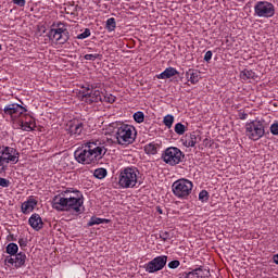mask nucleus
I'll use <instances>...</instances> for the list:
<instances>
[{"label": "nucleus", "instance_id": "36", "mask_svg": "<svg viewBox=\"0 0 278 278\" xmlns=\"http://www.w3.org/2000/svg\"><path fill=\"white\" fill-rule=\"evenodd\" d=\"M84 58H85V60L94 62V60H101L102 55L101 54H86Z\"/></svg>", "mask_w": 278, "mask_h": 278}, {"label": "nucleus", "instance_id": "10", "mask_svg": "<svg viewBox=\"0 0 278 278\" xmlns=\"http://www.w3.org/2000/svg\"><path fill=\"white\" fill-rule=\"evenodd\" d=\"M167 262H168V256L166 255L156 256L152 261L146 263L143 265V268L146 273L153 275V273H160V270H163Z\"/></svg>", "mask_w": 278, "mask_h": 278}, {"label": "nucleus", "instance_id": "41", "mask_svg": "<svg viewBox=\"0 0 278 278\" xmlns=\"http://www.w3.org/2000/svg\"><path fill=\"white\" fill-rule=\"evenodd\" d=\"M238 116H239L240 121H247V118H249V114H247L242 111H239Z\"/></svg>", "mask_w": 278, "mask_h": 278}, {"label": "nucleus", "instance_id": "43", "mask_svg": "<svg viewBox=\"0 0 278 278\" xmlns=\"http://www.w3.org/2000/svg\"><path fill=\"white\" fill-rule=\"evenodd\" d=\"M212 55L213 53L211 50L206 51V53L204 54V62H210V60H212Z\"/></svg>", "mask_w": 278, "mask_h": 278}, {"label": "nucleus", "instance_id": "38", "mask_svg": "<svg viewBox=\"0 0 278 278\" xmlns=\"http://www.w3.org/2000/svg\"><path fill=\"white\" fill-rule=\"evenodd\" d=\"M180 264L181 263L178 260L170 261L168 263V268H172V269L179 268Z\"/></svg>", "mask_w": 278, "mask_h": 278}, {"label": "nucleus", "instance_id": "33", "mask_svg": "<svg viewBox=\"0 0 278 278\" xmlns=\"http://www.w3.org/2000/svg\"><path fill=\"white\" fill-rule=\"evenodd\" d=\"M132 117L136 123H144V113L142 111L136 112Z\"/></svg>", "mask_w": 278, "mask_h": 278}, {"label": "nucleus", "instance_id": "9", "mask_svg": "<svg viewBox=\"0 0 278 278\" xmlns=\"http://www.w3.org/2000/svg\"><path fill=\"white\" fill-rule=\"evenodd\" d=\"M254 16L258 18H273L275 16V4L268 1H257L254 4Z\"/></svg>", "mask_w": 278, "mask_h": 278}, {"label": "nucleus", "instance_id": "19", "mask_svg": "<svg viewBox=\"0 0 278 278\" xmlns=\"http://www.w3.org/2000/svg\"><path fill=\"white\" fill-rule=\"evenodd\" d=\"M186 78L188 81H190V84L194 86L195 84H199L201 79V73H199L197 70H189L186 72Z\"/></svg>", "mask_w": 278, "mask_h": 278}, {"label": "nucleus", "instance_id": "31", "mask_svg": "<svg viewBox=\"0 0 278 278\" xmlns=\"http://www.w3.org/2000/svg\"><path fill=\"white\" fill-rule=\"evenodd\" d=\"M103 223H105V219L103 218L91 217L87 225L88 227H94V225H101Z\"/></svg>", "mask_w": 278, "mask_h": 278}, {"label": "nucleus", "instance_id": "44", "mask_svg": "<svg viewBox=\"0 0 278 278\" xmlns=\"http://www.w3.org/2000/svg\"><path fill=\"white\" fill-rule=\"evenodd\" d=\"M273 261H274V264H278V254L274 255Z\"/></svg>", "mask_w": 278, "mask_h": 278}, {"label": "nucleus", "instance_id": "40", "mask_svg": "<svg viewBox=\"0 0 278 278\" xmlns=\"http://www.w3.org/2000/svg\"><path fill=\"white\" fill-rule=\"evenodd\" d=\"M12 3H14V5H18V8H25V3H27L26 0H12Z\"/></svg>", "mask_w": 278, "mask_h": 278}, {"label": "nucleus", "instance_id": "8", "mask_svg": "<svg viewBox=\"0 0 278 278\" xmlns=\"http://www.w3.org/2000/svg\"><path fill=\"white\" fill-rule=\"evenodd\" d=\"M66 34V24L54 22L48 33V38H50V40H55L59 45H65V42H68V35Z\"/></svg>", "mask_w": 278, "mask_h": 278}, {"label": "nucleus", "instance_id": "2", "mask_svg": "<svg viewBox=\"0 0 278 278\" xmlns=\"http://www.w3.org/2000/svg\"><path fill=\"white\" fill-rule=\"evenodd\" d=\"M84 207V195L79 191L66 190L52 199V208L56 212H73L81 214Z\"/></svg>", "mask_w": 278, "mask_h": 278}, {"label": "nucleus", "instance_id": "30", "mask_svg": "<svg viewBox=\"0 0 278 278\" xmlns=\"http://www.w3.org/2000/svg\"><path fill=\"white\" fill-rule=\"evenodd\" d=\"M163 123H164L165 127L170 129V127H173V123H175V117L173 115H166L163 118Z\"/></svg>", "mask_w": 278, "mask_h": 278}, {"label": "nucleus", "instance_id": "28", "mask_svg": "<svg viewBox=\"0 0 278 278\" xmlns=\"http://www.w3.org/2000/svg\"><path fill=\"white\" fill-rule=\"evenodd\" d=\"M201 270H203L201 267L195 268L189 273H185L182 275L184 278H199V273H201Z\"/></svg>", "mask_w": 278, "mask_h": 278}, {"label": "nucleus", "instance_id": "11", "mask_svg": "<svg viewBox=\"0 0 278 278\" xmlns=\"http://www.w3.org/2000/svg\"><path fill=\"white\" fill-rule=\"evenodd\" d=\"M0 157L4 162V164L9 165L11 164H18V151L14 148L10 147H1L0 148Z\"/></svg>", "mask_w": 278, "mask_h": 278}, {"label": "nucleus", "instance_id": "37", "mask_svg": "<svg viewBox=\"0 0 278 278\" xmlns=\"http://www.w3.org/2000/svg\"><path fill=\"white\" fill-rule=\"evenodd\" d=\"M269 129L273 136H278V122H275L274 124H271Z\"/></svg>", "mask_w": 278, "mask_h": 278}, {"label": "nucleus", "instance_id": "26", "mask_svg": "<svg viewBox=\"0 0 278 278\" xmlns=\"http://www.w3.org/2000/svg\"><path fill=\"white\" fill-rule=\"evenodd\" d=\"M116 101V97L112 93H108V91H104L102 93V103H114Z\"/></svg>", "mask_w": 278, "mask_h": 278}, {"label": "nucleus", "instance_id": "12", "mask_svg": "<svg viewBox=\"0 0 278 278\" xmlns=\"http://www.w3.org/2000/svg\"><path fill=\"white\" fill-rule=\"evenodd\" d=\"M25 112H27V109L18 103L7 104L3 108V113L5 114V116H10L11 118H13V121H15L16 118H21V116H23Z\"/></svg>", "mask_w": 278, "mask_h": 278}, {"label": "nucleus", "instance_id": "14", "mask_svg": "<svg viewBox=\"0 0 278 278\" xmlns=\"http://www.w3.org/2000/svg\"><path fill=\"white\" fill-rule=\"evenodd\" d=\"M5 264H12L15 268H23L25 262H27V255L25 252H20L15 254V257L7 256L4 260Z\"/></svg>", "mask_w": 278, "mask_h": 278}, {"label": "nucleus", "instance_id": "21", "mask_svg": "<svg viewBox=\"0 0 278 278\" xmlns=\"http://www.w3.org/2000/svg\"><path fill=\"white\" fill-rule=\"evenodd\" d=\"M143 149L147 155H157V151H160V144L152 141L146 144Z\"/></svg>", "mask_w": 278, "mask_h": 278}, {"label": "nucleus", "instance_id": "46", "mask_svg": "<svg viewBox=\"0 0 278 278\" xmlns=\"http://www.w3.org/2000/svg\"><path fill=\"white\" fill-rule=\"evenodd\" d=\"M1 49H2V47H1V45H0V51H1Z\"/></svg>", "mask_w": 278, "mask_h": 278}, {"label": "nucleus", "instance_id": "27", "mask_svg": "<svg viewBox=\"0 0 278 278\" xmlns=\"http://www.w3.org/2000/svg\"><path fill=\"white\" fill-rule=\"evenodd\" d=\"M7 253L9 255H17L18 254V245L16 243H9L7 245Z\"/></svg>", "mask_w": 278, "mask_h": 278}, {"label": "nucleus", "instance_id": "23", "mask_svg": "<svg viewBox=\"0 0 278 278\" xmlns=\"http://www.w3.org/2000/svg\"><path fill=\"white\" fill-rule=\"evenodd\" d=\"M21 129L23 131H34L36 129V119L30 118L28 122H22Z\"/></svg>", "mask_w": 278, "mask_h": 278}, {"label": "nucleus", "instance_id": "45", "mask_svg": "<svg viewBox=\"0 0 278 278\" xmlns=\"http://www.w3.org/2000/svg\"><path fill=\"white\" fill-rule=\"evenodd\" d=\"M156 212H157L159 214H163L162 207L157 206V207H156Z\"/></svg>", "mask_w": 278, "mask_h": 278}, {"label": "nucleus", "instance_id": "34", "mask_svg": "<svg viewBox=\"0 0 278 278\" xmlns=\"http://www.w3.org/2000/svg\"><path fill=\"white\" fill-rule=\"evenodd\" d=\"M90 30H89V28H86L85 30H84V33H81V34H79V35H77V40H86V38H90Z\"/></svg>", "mask_w": 278, "mask_h": 278}, {"label": "nucleus", "instance_id": "5", "mask_svg": "<svg viewBox=\"0 0 278 278\" xmlns=\"http://www.w3.org/2000/svg\"><path fill=\"white\" fill-rule=\"evenodd\" d=\"M194 188V184L186 178H180L173 182L172 191L176 199H181L182 201H187L190 194H192V189Z\"/></svg>", "mask_w": 278, "mask_h": 278}, {"label": "nucleus", "instance_id": "16", "mask_svg": "<svg viewBox=\"0 0 278 278\" xmlns=\"http://www.w3.org/2000/svg\"><path fill=\"white\" fill-rule=\"evenodd\" d=\"M67 131L72 136H81V132L84 131V122L79 119H74L70 122V124L67 125Z\"/></svg>", "mask_w": 278, "mask_h": 278}, {"label": "nucleus", "instance_id": "32", "mask_svg": "<svg viewBox=\"0 0 278 278\" xmlns=\"http://www.w3.org/2000/svg\"><path fill=\"white\" fill-rule=\"evenodd\" d=\"M199 201H201V203H207V201H210V193L207 190L200 191Z\"/></svg>", "mask_w": 278, "mask_h": 278}, {"label": "nucleus", "instance_id": "13", "mask_svg": "<svg viewBox=\"0 0 278 278\" xmlns=\"http://www.w3.org/2000/svg\"><path fill=\"white\" fill-rule=\"evenodd\" d=\"M81 101H84V103H88L89 105H91V103H99V101L103 103V91L93 89L89 93H84Z\"/></svg>", "mask_w": 278, "mask_h": 278}, {"label": "nucleus", "instance_id": "29", "mask_svg": "<svg viewBox=\"0 0 278 278\" xmlns=\"http://www.w3.org/2000/svg\"><path fill=\"white\" fill-rule=\"evenodd\" d=\"M174 131L175 134H177L178 136H184L186 134V125L181 124V123H177L174 127Z\"/></svg>", "mask_w": 278, "mask_h": 278}, {"label": "nucleus", "instance_id": "18", "mask_svg": "<svg viewBox=\"0 0 278 278\" xmlns=\"http://www.w3.org/2000/svg\"><path fill=\"white\" fill-rule=\"evenodd\" d=\"M36 205H38V201L34 199V197H30L27 201L22 203V213L23 214H30V212H34Z\"/></svg>", "mask_w": 278, "mask_h": 278}, {"label": "nucleus", "instance_id": "6", "mask_svg": "<svg viewBox=\"0 0 278 278\" xmlns=\"http://www.w3.org/2000/svg\"><path fill=\"white\" fill-rule=\"evenodd\" d=\"M266 134V126L264 125V121L254 119L245 124V136L249 140H253L254 142L264 138Z\"/></svg>", "mask_w": 278, "mask_h": 278}, {"label": "nucleus", "instance_id": "42", "mask_svg": "<svg viewBox=\"0 0 278 278\" xmlns=\"http://www.w3.org/2000/svg\"><path fill=\"white\" fill-rule=\"evenodd\" d=\"M18 244H20L21 249H25V247H27V239H25V238L18 239Z\"/></svg>", "mask_w": 278, "mask_h": 278}, {"label": "nucleus", "instance_id": "47", "mask_svg": "<svg viewBox=\"0 0 278 278\" xmlns=\"http://www.w3.org/2000/svg\"><path fill=\"white\" fill-rule=\"evenodd\" d=\"M194 2L199 1V0H193Z\"/></svg>", "mask_w": 278, "mask_h": 278}, {"label": "nucleus", "instance_id": "24", "mask_svg": "<svg viewBox=\"0 0 278 278\" xmlns=\"http://www.w3.org/2000/svg\"><path fill=\"white\" fill-rule=\"evenodd\" d=\"M93 177L96 179H105L108 177V169L103 167L94 169Z\"/></svg>", "mask_w": 278, "mask_h": 278}, {"label": "nucleus", "instance_id": "20", "mask_svg": "<svg viewBox=\"0 0 278 278\" xmlns=\"http://www.w3.org/2000/svg\"><path fill=\"white\" fill-rule=\"evenodd\" d=\"M175 75H179V72L175 67H167L164 72L159 74L157 79H170V77H175Z\"/></svg>", "mask_w": 278, "mask_h": 278}, {"label": "nucleus", "instance_id": "39", "mask_svg": "<svg viewBox=\"0 0 278 278\" xmlns=\"http://www.w3.org/2000/svg\"><path fill=\"white\" fill-rule=\"evenodd\" d=\"M0 186L1 188H10V180L0 177Z\"/></svg>", "mask_w": 278, "mask_h": 278}, {"label": "nucleus", "instance_id": "25", "mask_svg": "<svg viewBox=\"0 0 278 278\" xmlns=\"http://www.w3.org/2000/svg\"><path fill=\"white\" fill-rule=\"evenodd\" d=\"M105 29L109 33L114 31L116 29V18L111 17V18L106 20Z\"/></svg>", "mask_w": 278, "mask_h": 278}, {"label": "nucleus", "instance_id": "1", "mask_svg": "<svg viewBox=\"0 0 278 278\" xmlns=\"http://www.w3.org/2000/svg\"><path fill=\"white\" fill-rule=\"evenodd\" d=\"M105 153H108V148L101 141H87L75 150L74 157L78 164L88 166L101 162Z\"/></svg>", "mask_w": 278, "mask_h": 278}, {"label": "nucleus", "instance_id": "3", "mask_svg": "<svg viewBox=\"0 0 278 278\" xmlns=\"http://www.w3.org/2000/svg\"><path fill=\"white\" fill-rule=\"evenodd\" d=\"M117 186L123 190L136 188L140 179V169L136 166L123 167L118 172Z\"/></svg>", "mask_w": 278, "mask_h": 278}, {"label": "nucleus", "instance_id": "4", "mask_svg": "<svg viewBox=\"0 0 278 278\" xmlns=\"http://www.w3.org/2000/svg\"><path fill=\"white\" fill-rule=\"evenodd\" d=\"M136 127L128 124H122L116 128L114 138L116 139L117 144L122 147H127L129 144H134L136 142Z\"/></svg>", "mask_w": 278, "mask_h": 278}, {"label": "nucleus", "instance_id": "22", "mask_svg": "<svg viewBox=\"0 0 278 278\" xmlns=\"http://www.w3.org/2000/svg\"><path fill=\"white\" fill-rule=\"evenodd\" d=\"M240 79L243 81H251V79H256L257 75H255V72L253 70H243L240 72L239 75Z\"/></svg>", "mask_w": 278, "mask_h": 278}, {"label": "nucleus", "instance_id": "17", "mask_svg": "<svg viewBox=\"0 0 278 278\" xmlns=\"http://www.w3.org/2000/svg\"><path fill=\"white\" fill-rule=\"evenodd\" d=\"M28 225L34 229L35 231H40L42 227H45V223H42V217L38 215L37 213H34L29 219H28Z\"/></svg>", "mask_w": 278, "mask_h": 278}, {"label": "nucleus", "instance_id": "35", "mask_svg": "<svg viewBox=\"0 0 278 278\" xmlns=\"http://www.w3.org/2000/svg\"><path fill=\"white\" fill-rule=\"evenodd\" d=\"M159 238H161V240H163V242H166L167 240H170V238H173V236L168 231H161L159 235Z\"/></svg>", "mask_w": 278, "mask_h": 278}, {"label": "nucleus", "instance_id": "15", "mask_svg": "<svg viewBox=\"0 0 278 278\" xmlns=\"http://www.w3.org/2000/svg\"><path fill=\"white\" fill-rule=\"evenodd\" d=\"M181 142L184 147H187L188 149L197 147L198 142H201V135L195 131L189 132L181 138Z\"/></svg>", "mask_w": 278, "mask_h": 278}, {"label": "nucleus", "instance_id": "7", "mask_svg": "<svg viewBox=\"0 0 278 278\" xmlns=\"http://www.w3.org/2000/svg\"><path fill=\"white\" fill-rule=\"evenodd\" d=\"M184 157H186V155L177 147H169L165 149L161 155V160H163V162L168 166H177V164H181V162H184Z\"/></svg>", "mask_w": 278, "mask_h": 278}]
</instances>
